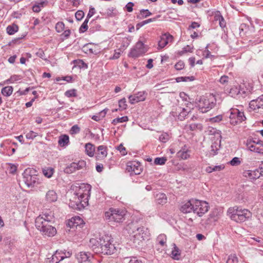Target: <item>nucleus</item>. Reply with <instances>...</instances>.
Returning a JSON list of instances; mask_svg holds the SVG:
<instances>
[{"label": "nucleus", "mask_w": 263, "mask_h": 263, "mask_svg": "<svg viewBox=\"0 0 263 263\" xmlns=\"http://www.w3.org/2000/svg\"><path fill=\"white\" fill-rule=\"evenodd\" d=\"M91 187L89 184H83L74 193L73 201L77 208H85L88 204L89 197L90 195Z\"/></svg>", "instance_id": "nucleus-1"}, {"label": "nucleus", "mask_w": 263, "mask_h": 263, "mask_svg": "<svg viewBox=\"0 0 263 263\" xmlns=\"http://www.w3.org/2000/svg\"><path fill=\"white\" fill-rule=\"evenodd\" d=\"M227 213L232 220L238 223L244 222L252 217V213L249 210L238 206L229 208Z\"/></svg>", "instance_id": "nucleus-2"}, {"label": "nucleus", "mask_w": 263, "mask_h": 263, "mask_svg": "<svg viewBox=\"0 0 263 263\" xmlns=\"http://www.w3.org/2000/svg\"><path fill=\"white\" fill-rule=\"evenodd\" d=\"M113 239L108 235H104L100 237L99 253L110 255L116 251V247L112 243Z\"/></svg>", "instance_id": "nucleus-3"}, {"label": "nucleus", "mask_w": 263, "mask_h": 263, "mask_svg": "<svg viewBox=\"0 0 263 263\" xmlns=\"http://www.w3.org/2000/svg\"><path fill=\"white\" fill-rule=\"evenodd\" d=\"M52 222L43 221L42 219H39L35 221L36 229L40 231L43 235L48 237H52L57 233V230L52 226Z\"/></svg>", "instance_id": "nucleus-4"}, {"label": "nucleus", "mask_w": 263, "mask_h": 263, "mask_svg": "<svg viewBox=\"0 0 263 263\" xmlns=\"http://www.w3.org/2000/svg\"><path fill=\"white\" fill-rule=\"evenodd\" d=\"M125 211L119 209L110 208L105 212L104 218L106 220L116 222H122L125 219Z\"/></svg>", "instance_id": "nucleus-5"}, {"label": "nucleus", "mask_w": 263, "mask_h": 263, "mask_svg": "<svg viewBox=\"0 0 263 263\" xmlns=\"http://www.w3.org/2000/svg\"><path fill=\"white\" fill-rule=\"evenodd\" d=\"M35 171L27 168L23 173V181L28 187H33L38 183L39 178L35 174Z\"/></svg>", "instance_id": "nucleus-6"}, {"label": "nucleus", "mask_w": 263, "mask_h": 263, "mask_svg": "<svg viewBox=\"0 0 263 263\" xmlns=\"http://www.w3.org/2000/svg\"><path fill=\"white\" fill-rule=\"evenodd\" d=\"M230 122L232 125H235L241 123L246 119L243 112L237 108H231L229 110Z\"/></svg>", "instance_id": "nucleus-7"}, {"label": "nucleus", "mask_w": 263, "mask_h": 263, "mask_svg": "<svg viewBox=\"0 0 263 263\" xmlns=\"http://www.w3.org/2000/svg\"><path fill=\"white\" fill-rule=\"evenodd\" d=\"M71 254V252L69 251L57 250L51 258L47 259L46 263H61L64 259L69 258Z\"/></svg>", "instance_id": "nucleus-8"}, {"label": "nucleus", "mask_w": 263, "mask_h": 263, "mask_svg": "<svg viewBox=\"0 0 263 263\" xmlns=\"http://www.w3.org/2000/svg\"><path fill=\"white\" fill-rule=\"evenodd\" d=\"M215 105L213 99H207L202 97L200 99L198 104L199 110L202 113L206 112Z\"/></svg>", "instance_id": "nucleus-9"}, {"label": "nucleus", "mask_w": 263, "mask_h": 263, "mask_svg": "<svg viewBox=\"0 0 263 263\" xmlns=\"http://www.w3.org/2000/svg\"><path fill=\"white\" fill-rule=\"evenodd\" d=\"M147 51L146 47L141 41L138 42L136 45L130 50L128 54L129 57L136 58L143 55Z\"/></svg>", "instance_id": "nucleus-10"}, {"label": "nucleus", "mask_w": 263, "mask_h": 263, "mask_svg": "<svg viewBox=\"0 0 263 263\" xmlns=\"http://www.w3.org/2000/svg\"><path fill=\"white\" fill-rule=\"evenodd\" d=\"M209 203L204 201L195 199L194 213L201 217L209 209Z\"/></svg>", "instance_id": "nucleus-11"}, {"label": "nucleus", "mask_w": 263, "mask_h": 263, "mask_svg": "<svg viewBox=\"0 0 263 263\" xmlns=\"http://www.w3.org/2000/svg\"><path fill=\"white\" fill-rule=\"evenodd\" d=\"M86 165V162L84 160H80L78 162H72L68 165L64 171L66 174H72L76 171L83 169Z\"/></svg>", "instance_id": "nucleus-12"}, {"label": "nucleus", "mask_w": 263, "mask_h": 263, "mask_svg": "<svg viewBox=\"0 0 263 263\" xmlns=\"http://www.w3.org/2000/svg\"><path fill=\"white\" fill-rule=\"evenodd\" d=\"M147 236V229L143 227L138 228L134 235L133 242L136 244L140 245V243L144 240Z\"/></svg>", "instance_id": "nucleus-13"}, {"label": "nucleus", "mask_w": 263, "mask_h": 263, "mask_svg": "<svg viewBox=\"0 0 263 263\" xmlns=\"http://www.w3.org/2000/svg\"><path fill=\"white\" fill-rule=\"evenodd\" d=\"M126 170L135 175L140 174L142 168L139 163L136 161H129L127 163Z\"/></svg>", "instance_id": "nucleus-14"}, {"label": "nucleus", "mask_w": 263, "mask_h": 263, "mask_svg": "<svg viewBox=\"0 0 263 263\" xmlns=\"http://www.w3.org/2000/svg\"><path fill=\"white\" fill-rule=\"evenodd\" d=\"M76 258L79 263H90L93 256L89 252L82 251L76 254Z\"/></svg>", "instance_id": "nucleus-15"}, {"label": "nucleus", "mask_w": 263, "mask_h": 263, "mask_svg": "<svg viewBox=\"0 0 263 263\" xmlns=\"http://www.w3.org/2000/svg\"><path fill=\"white\" fill-rule=\"evenodd\" d=\"M260 140H255L252 138H248L245 142V144L248 150L251 152L258 153Z\"/></svg>", "instance_id": "nucleus-16"}, {"label": "nucleus", "mask_w": 263, "mask_h": 263, "mask_svg": "<svg viewBox=\"0 0 263 263\" xmlns=\"http://www.w3.org/2000/svg\"><path fill=\"white\" fill-rule=\"evenodd\" d=\"M190 111H187L186 109L177 107L175 108V110H173L171 112V114L174 117L177 118L178 120L182 121L187 115Z\"/></svg>", "instance_id": "nucleus-17"}, {"label": "nucleus", "mask_w": 263, "mask_h": 263, "mask_svg": "<svg viewBox=\"0 0 263 263\" xmlns=\"http://www.w3.org/2000/svg\"><path fill=\"white\" fill-rule=\"evenodd\" d=\"M147 96L145 91H140L133 95L129 96V102L132 104L145 100Z\"/></svg>", "instance_id": "nucleus-18"}, {"label": "nucleus", "mask_w": 263, "mask_h": 263, "mask_svg": "<svg viewBox=\"0 0 263 263\" xmlns=\"http://www.w3.org/2000/svg\"><path fill=\"white\" fill-rule=\"evenodd\" d=\"M195 199H191L183 203L180 207V211L183 213H194Z\"/></svg>", "instance_id": "nucleus-19"}, {"label": "nucleus", "mask_w": 263, "mask_h": 263, "mask_svg": "<svg viewBox=\"0 0 263 263\" xmlns=\"http://www.w3.org/2000/svg\"><path fill=\"white\" fill-rule=\"evenodd\" d=\"M40 218L42 219L43 221L52 222L54 219V213L50 210H45L36 218L35 221H37V220Z\"/></svg>", "instance_id": "nucleus-20"}, {"label": "nucleus", "mask_w": 263, "mask_h": 263, "mask_svg": "<svg viewBox=\"0 0 263 263\" xmlns=\"http://www.w3.org/2000/svg\"><path fill=\"white\" fill-rule=\"evenodd\" d=\"M84 224L83 219L79 216H77L69 219L67 225L71 228H77V227H82Z\"/></svg>", "instance_id": "nucleus-21"}, {"label": "nucleus", "mask_w": 263, "mask_h": 263, "mask_svg": "<svg viewBox=\"0 0 263 263\" xmlns=\"http://www.w3.org/2000/svg\"><path fill=\"white\" fill-rule=\"evenodd\" d=\"M244 176L254 180L259 178L261 176H263V171L261 169H257L254 171L249 170L244 172Z\"/></svg>", "instance_id": "nucleus-22"}, {"label": "nucleus", "mask_w": 263, "mask_h": 263, "mask_svg": "<svg viewBox=\"0 0 263 263\" xmlns=\"http://www.w3.org/2000/svg\"><path fill=\"white\" fill-rule=\"evenodd\" d=\"M173 37L169 33H165L163 34L158 42V46L160 48H164L169 42H172Z\"/></svg>", "instance_id": "nucleus-23"}, {"label": "nucleus", "mask_w": 263, "mask_h": 263, "mask_svg": "<svg viewBox=\"0 0 263 263\" xmlns=\"http://www.w3.org/2000/svg\"><path fill=\"white\" fill-rule=\"evenodd\" d=\"M249 106L253 110L263 108V95L256 99L251 101L249 103Z\"/></svg>", "instance_id": "nucleus-24"}, {"label": "nucleus", "mask_w": 263, "mask_h": 263, "mask_svg": "<svg viewBox=\"0 0 263 263\" xmlns=\"http://www.w3.org/2000/svg\"><path fill=\"white\" fill-rule=\"evenodd\" d=\"M97 159H102L105 158L107 155V147L104 145H100L97 148V152L96 153Z\"/></svg>", "instance_id": "nucleus-25"}, {"label": "nucleus", "mask_w": 263, "mask_h": 263, "mask_svg": "<svg viewBox=\"0 0 263 263\" xmlns=\"http://www.w3.org/2000/svg\"><path fill=\"white\" fill-rule=\"evenodd\" d=\"M47 4V2L46 0H39L35 2L32 6V10L34 12H39L41 9L45 7Z\"/></svg>", "instance_id": "nucleus-26"}, {"label": "nucleus", "mask_w": 263, "mask_h": 263, "mask_svg": "<svg viewBox=\"0 0 263 263\" xmlns=\"http://www.w3.org/2000/svg\"><path fill=\"white\" fill-rule=\"evenodd\" d=\"M100 240H98L95 238H91L89 240V246L96 253H99Z\"/></svg>", "instance_id": "nucleus-27"}, {"label": "nucleus", "mask_w": 263, "mask_h": 263, "mask_svg": "<svg viewBox=\"0 0 263 263\" xmlns=\"http://www.w3.org/2000/svg\"><path fill=\"white\" fill-rule=\"evenodd\" d=\"M58 196L53 190H49L46 195V200L48 202H53L57 201Z\"/></svg>", "instance_id": "nucleus-28"}, {"label": "nucleus", "mask_w": 263, "mask_h": 263, "mask_svg": "<svg viewBox=\"0 0 263 263\" xmlns=\"http://www.w3.org/2000/svg\"><path fill=\"white\" fill-rule=\"evenodd\" d=\"M85 153L89 157H92L94 156L95 152V145L90 143H87L85 145Z\"/></svg>", "instance_id": "nucleus-29"}, {"label": "nucleus", "mask_w": 263, "mask_h": 263, "mask_svg": "<svg viewBox=\"0 0 263 263\" xmlns=\"http://www.w3.org/2000/svg\"><path fill=\"white\" fill-rule=\"evenodd\" d=\"M245 93V91L241 90L240 87L237 86L232 87L229 91V93L233 97H235L238 95H241Z\"/></svg>", "instance_id": "nucleus-30"}, {"label": "nucleus", "mask_w": 263, "mask_h": 263, "mask_svg": "<svg viewBox=\"0 0 263 263\" xmlns=\"http://www.w3.org/2000/svg\"><path fill=\"white\" fill-rule=\"evenodd\" d=\"M177 155L178 158H180L183 160L187 159L190 157L189 151L185 147L180 149L177 153Z\"/></svg>", "instance_id": "nucleus-31"}, {"label": "nucleus", "mask_w": 263, "mask_h": 263, "mask_svg": "<svg viewBox=\"0 0 263 263\" xmlns=\"http://www.w3.org/2000/svg\"><path fill=\"white\" fill-rule=\"evenodd\" d=\"M69 143V139L68 136L66 135H62L59 137L58 141L59 144L62 147L67 146Z\"/></svg>", "instance_id": "nucleus-32"}, {"label": "nucleus", "mask_w": 263, "mask_h": 263, "mask_svg": "<svg viewBox=\"0 0 263 263\" xmlns=\"http://www.w3.org/2000/svg\"><path fill=\"white\" fill-rule=\"evenodd\" d=\"M166 236L164 234H161L157 237L156 242L161 247H164L166 246Z\"/></svg>", "instance_id": "nucleus-33"}, {"label": "nucleus", "mask_w": 263, "mask_h": 263, "mask_svg": "<svg viewBox=\"0 0 263 263\" xmlns=\"http://www.w3.org/2000/svg\"><path fill=\"white\" fill-rule=\"evenodd\" d=\"M156 200L159 204H164L167 202V197L165 194L159 193L156 195Z\"/></svg>", "instance_id": "nucleus-34"}, {"label": "nucleus", "mask_w": 263, "mask_h": 263, "mask_svg": "<svg viewBox=\"0 0 263 263\" xmlns=\"http://www.w3.org/2000/svg\"><path fill=\"white\" fill-rule=\"evenodd\" d=\"M174 247L172 251V257L175 260H179L180 257V250L174 244Z\"/></svg>", "instance_id": "nucleus-35"}, {"label": "nucleus", "mask_w": 263, "mask_h": 263, "mask_svg": "<svg viewBox=\"0 0 263 263\" xmlns=\"http://www.w3.org/2000/svg\"><path fill=\"white\" fill-rule=\"evenodd\" d=\"M13 88L11 86H6L2 89L1 93L5 96H10L13 92Z\"/></svg>", "instance_id": "nucleus-36"}, {"label": "nucleus", "mask_w": 263, "mask_h": 263, "mask_svg": "<svg viewBox=\"0 0 263 263\" xmlns=\"http://www.w3.org/2000/svg\"><path fill=\"white\" fill-rule=\"evenodd\" d=\"M18 27L16 24H12L11 25H9L6 29L7 32L10 34L12 35L14 34L18 31Z\"/></svg>", "instance_id": "nucleus-37"}, {"label": "nucleus", "mask_w": 263, "mask_h": 263, "mask_svg": "<svg viewBox=\"0 0 263 263\" xmlns=\"http://www.w3.org/2000/svg\"><path fill=\"white\" fill-rule=\"evenodd\" d=\"M224 168V166L222 165H216L213 166H208L206 168L205 171L208 173H211L213 172L220 171Z\"/></svg>", "instance_id": "nucleus-38"}, {"label": "nucleus", "mask_w": 263, "mask_h": 263, "mask_svg": "<svg viewBox=\"0 0 263 263\" xmlns=\"http://www.w3.org/2000/svg\"><path fill=\"white\" fill-rule=\"evenodd\" d=\"M75 67H78L80 68H87V65L82 60H77L73 61Z\"/></svg>", "instance_id": "nucleus-39"}, {"label": "nucleus", "mask_w": 263, "mask_h": 263, "mask_svg": "<svg viewBox=\"0 0 263 263\" xmlns=\"http://www.w3.org/2000/svg\"><path fill=\"white\" fill-rule=\"evenodd\" d=\"M220 142H213L211 146V151L213 152V155H215L217 153V151L219 150V148L220 147Z\"/></svg>", "instance_id": "nucleus-40"}, {"label": "nucleus", "mask_w": 263, "mask_h": 263, "mask_svg": "<svg viewBox=\"0 0 263 263\" xmlns=\"http://www.w3.org/2000/svg\"><path fill=\"white\" fill-rule=\"evenodd\" d=\"M128 118L127 116H124L121 118H117L114 119L112 121V124L116 125L119 123H123L127 121Z\"/></svg>", "instance_id": "nucleus-41"}, {"label": "nucleus", "mask_w": 263, "mask_h": 263, "mask_svg": "<svg viewBox=\"0 0 263 263\" xmlns=\"http://www.w3.org/2000/svg\"><path fill=\"white\" fill-rule=\"evenodd\" d=\"M127 105L125 98L120 99L119 101V110H123L126 109Z\"/></svg>", "instance_id": "nucleus-42"}, {"label": "nucleus", "mask_w": 263, "mask_h": 263, "mask_svg": "<svg viewBox=\"0 0 263 263\" xmlns=\"http://www.w3.org/2000/svg\"><path fill=\"white\" fill-rule=\"evenodd\" d=\"M65 28V25L63 22H58L55 25V30L56 31L59 32H62Z\"/></svg>", "instance_id": "nucleus-43"}, {"label": "nucleus", "mask_w": 263, "mask_h": 263, "mask_svg": "<svg viewBox=\"0 0 263 263\" xmlns=\"http://www.w3.org/2000/svg\"><path fill=\"white\" fill-rule=\"evenodd\" d=\"M167 161L165 157H157L155 159L154 163L157 165H163Z\"/></svg>", "instance_id": "nucleus-44"}, {"label": "nucleus", "mask_w": 263, "mask_h": 263, "mask_svg": "<svg viewBox=\"0 0 263 263\" xmlns=\"http://www.w3.org/2000/svg\"><path fill=\"white\" fill-rule=\"evenodd\" d=\"M238 258L235 254H231L229 256L227 263H238Z\"/></svg>", "instance_id": "nucleus-45"}, {"label": "nucleus", "mask_w": 263, "mask_h": 263, "mask_svg": "<svg viewBox=\"0 0 263 263\" xmlns=\"http://www.w3.org/2000/svg\"><path fill=\"white\" fill-rule=\"evenodd\" d=\"M44 175L47 178H50L53 174V169L52 168H48L43 170Z\"/></svg>", "instance_id": "nucleus-46"}, {"label": "nucleus", "mask_w": 263, "mask_h": 263, "mask_svg": "<svg viewBox=\"0 0 263 263\" xmlns=\"http://www.w3.org/2000/svg\"><path fill=\"white\" fill-rule=\"evenodd\" d=\"M159 139L161 142L165 143L169 140L170 136L166 133H163L159 136Z\"/></svg>", "instance_id": "nucleus-47"}, {"label": "nucleus", "mask_w": 263, "mask_h": 263, "mask_svg": "<svg viewBox=\"0 0 263 263\" xmlns=\"http://www.w3.org/2000/svg\"><path fill=\"white\" fill-rule=\"evenodd\" d=\"M88 19L86 18L83 23L81 26L79 31L80 32H84L88 29L87 23L88 22Z\"/></svg>", "instance_id": "nucleus-48"}, {"label": "nucleus", "mask_w": 263, "mask_h": 263, "mask_svg": "<svg viewBox=\"0 0 263 263\" xmlns=\"http://www.w3.org/2000/svg\"><path fill=\"white\" fill-rule=\"evenodd\" d=\"M65 96L68 98L72 97H76V90L74 89L68 90L65 92Z\"/></svg>", "instance_id": "nucleus-49"}, {"label": "nucleus", "mask_w": 263, "mask_h": 263, "mask_svg": "<svg viewBox=\"0 0 263 263\" xmlns=\"http://www.w3.org/2000/svg\"><path fill=\"white\" fill-rule=\"evenodd\" d=\"M80 132V128L78 125L72 126L70 130V134L71 135H75L78 134Z\"/></svg>", "instance_id": "nucleus-50"}, {"label": "nucleus", "mask_w": 263, "mask_h": 263, "mask_svg": "<svg viewBox=\"0 0 263 263\" xmlns=\"http://www.w3.org/2000/svg\"><path fill=\"white\" fill-rule=\"evenodd\" d=\"M140 15L141 18H146L147 16L152 15V13L148 9H142L140 11Z\"/></svg>", "instance_id": "nucleus-51"}, {"label": "nucleus", "mask_w": 263, "mask_h": 263, "mask_svg": "<svg viewBox=\"0 0 263 263\" xmlns=\"http://www.w3.org/2000/svg\"><path fill=\"white\" fill-rule=\"evenodd\" d=\"M241 163L240 158L238 157L233 158L230 162V164L232 166H238Z\"/></svg>", "instance_id": "nucleus-52"}, {"label": "nucleus", "mask_w": 263, "mask_h": 263, "mask_svg": "<svg viewBox=\"0 0 263 263\" xmlns=\"http://www.w3.org/2000/svg\"><path fill=\"white\" fill-rule=\"evenodd\" d=\"M106 13L107 16L110 17H113L116 16V12H115V8L114 7H110L107 9Z\"/></svg>", "instance_id": "nucleus-53"}, {"label": "nucleus", "mask_w": 263, "mask_h": 263, "mask_svg": "<svg viewBox=\"0 0 263 263\" xmlns=\"http://www.w3.org/2000/svg\"><path fill=\"white\" fill-rule=\"evenodd\" d=\"M222 120V116L220 115L210 119L211 123H216L221 121Z\"/></svg>", "instance_id": "nucleus-54"}, {"label": "nucleus", "mask_w": 263, "mask_h": 263, "mask_svg": "<svg viewBox=\"0 0 263 263\" xmlns=\"http://www.w3.org/2000/svg\"><path fill=\"white\" fill-rule=\"evenodd\" d=\"M37 136V134L36 133L34 132L33 131H30L28 133H27L26 135V137L28 139L33 140Z\"/></svg>", "instance_id": "nucleus-55"}, {"label": "nucleus", "mask_w": 263, "mask_h": 263, "mask_svg": "<svg viewBox=\"0 0 263 263\" xmlns=\"http://www.w3.org/2000/svg\"><path fill=\"white\" fill-rule=\"evenodd\" d=\"M121 52H122V51L120 49L115 50V53H114L113 56L112 57H110V59H111V60L118 59L120 57Z\"/></svg>", "instance_id": "nucleus-56"}, {"label": "nucleus", "mask_w": 263, "mask_h": 263, "mask_svg": "<svg viewBox=\"0 0 263 263\" xmlns=\"http://www.w3.org/2000/svg\"><path fill=\"white\" fill-rule=\"evenodd\" d=\"M117 149L120 152L122 155L124 156L127 154L126 148L123 146L122 144H120L117 147Z\"/></svg>", "instance_id": "nucleus-57"}, {"label": "nucleus", "mask_w": 263, "mask_h": 263, "mask_svg": "<svg viewBox=\"0 0 263 263\" xmlns=\"http://www.w3.org/2000/svg\"><path fill=\"white\" fill-rule=\"evenodd\" d=\"M184 67V62L181 61H180L178 62H177L175 65V68L177 70H180L183 69Z\"/></svg>", "instance_id": "nucleus-58"}, {"label": "nucleus", "mask_w": 263, "mask_h": 263, "mask_svg": "<svg viewBox=\"0 0 263 263\" xmlns=\"http://www.w3.org/2000/svg\"><path fill=\"white\" fill-rule=\"evenodd\" d=\"M84 12L83 11H81V10L78 11L75 14L76 18L78 21L81 20L82 19V18L84 17Z\"/></svg>", "instance_id": "nucleus-59"}, {"label": "nucleus", "mask_w": 263, "mask_h": 263, "mask_svg": "<svg viewBox=\"0 0 263 263\" xmlns=\"http://www.w3.org/2000/svg\"><path fill=\"white\" fill-rule=\"evenodd\" d=\"M193 47H191L189 45H187L186 47H184L182 49V50L179 53L180 55H182L184 53H186L187 52H192Z\"/></svg>", "instance_id": "nucleus-60"}, {"label": "nucleus", "mask_w": 263, "mask_h": 263, "mask_svg": "<svg viewBox=\"0 0 263 263\" xmlns=\"http://www.w3.org/2000/svg\"><path fill=\"white\" fill-rule=\"evenodd\" d=\"M208 46L205 48V50L203 52V55L205 58H208L211 57H214V55L211 54L210 51L208 49Z\"/></svg>", "instance_id": "nucleus-61"}, {"label": "nucleus", "mask_w": 263, "mask_h": 263, "mask_svg": "<svg viewBox=\"0 0 263 263\" xmlns=\"http://www.w3.org/2000/svg\"><path fill=\"white\" fill-rule=\"evenodd\" d=\"M17 170V166L14 164H10L9 168V173L14 174Z\"/></svg>", "instance_id": "nucleus-62"}, {"label": "nucleus", "mask_w": 263, "mask_h": 263, "mask_svg": "<svg viewBox=\"0 0 263 263\" xmlns=\"http://www.w3.org/2000/svg\"><path fill=\"white\" fill-rule=\"evenodd\" d=\"M222 16L221 15L220 12L219 11H216L215 12V14H214V20L217 21H219L221 20V18H222Z\"/></svg>", "instance_id": "nucleus-63"}, {"label": "nucleus", "mask_w": 263, "mask_h": 263, "mask_svg": "<svg viewBox=\"0 0 263 263\" xmlns=\"http://www.w3.org/2000/svg\"><path fill=\"white\" fill-rule=\"evenodd\" d=\"M228 81H229V77L227 76H222L219 80V82H220V83H221L222 84L227 83L228 82Z\"/></svg>", "instance_id": "nucleus-64"}]
</instances>
